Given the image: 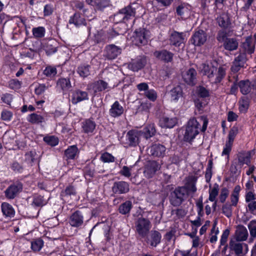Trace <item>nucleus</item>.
I'll list each match as a JSON object with an SVG mask.
<instances>
[{
    "label": "nucleus",
    "mask_w": 256,
    "mask_h": 256,
    "mask_svg": "<svg viewBox=\"0 0 256 256\" xmlns=\"http://www.w3.org/2000/svg\"><path fill=\"white\" fill-rule=\"evenodd\" d=\"M208 122V119L204 116L190 118L186 125L184 141L192 142L200 132H204L206 130Z\"/></svg>",
    "instance_id": "1"
},
{
    "label": "nucleus",
    "mask_w": 256,
    "mask_h": 256,
    "mask_svg": "<svg viewBox=\"0 0 256 256\" xmlns=\"http://www.w3.org/2000/svg\"><path fill=\"white\" fill-rule=\"evenodd\" d=\"M188 192L185 187L179 186L171 192L170 202L174 206H180L188 198Z\"/></svg>",
    "instance_id": "2"
},
{
    "label": "nucleus",
    "mask_w": 256,
    "mask_h": 256,
    "mask_svg": "<svg viewBox=\"0 0 256 256\" xmlns=\"http://www.w3.org/2000/svg\"><path fill=\"white\" fill-rule=\"evenodd\" d=\"M136 8L132 5H128L122 8L114 16V19L117 22H126L128 20L133 18L136 16Z\"/></svg>",
    "instance_id": "3"
},
{
    "label": "nucleus",
    "mask_w": 256,
    "mask_h": 256,
    "mask_svg": "<svg viewBox=\"0 0 256 256\" xmlns=\"http://www.w3.org/2000/svg\"><path fill=\"white\" fill-rule=\"evenodd\" d=\"M136 231L142 238H145L151 228L150 221L146 218H139L135 222Z\"/></svg>",
    "instance_id": "4"
},
{
    "label": "nucleus",
    "mask_w": 256,
    "mask_h": 256,
    "mask_svg": "<svg viewBox=\"0 0 256 256\" xmlns=\"http://www.w3.org/2000/svg\"><path fill=\"white\" fill-rule=\"evenodd\" d=\"M140 138L141 132L140 131L131 130L127 132L126 140L122 142L126 148L135 147L138 145Z\"/></svg>",
    "instance_id": "5"
},
{
    "label": "nucleus",
    "mask_w": 256,
    "mask_h": 256,
    "mask_svg": "<svg viewBox=\"0 0 256 256\" xmlns=\"http://www.w3.org/2000/svg\"><path fill=\"white\" fill-rule=\"evenodd\" d=\"M226 74V70L223 67H220L217 72L216 67L211 66V70L206 73V75L212 83H219L224 78Z\"/></svg>",
    "instance_id": "6"
},
{
    "label": "nucleus",
    "mask_w": 256,
    "mask_h": 256,
    "mask_svg": "<svg viewBox=\"0 0 256 256\" xmlns=\"http://www.w3.org/2000/svg\"><path fill=\"white\" fill-rule=\"evenodd\" d=\"M149 34L150 32L144 28L137 29L134 32L132 42L136 46L145 44L148 42Z\"/></svg>",
    "instance_id": "7"
},
{
    "label": "nucleus",
    "mask_w": 256,
    "mask_h": 256,
    "mask_svg": "<svg viewBox=\"0 0 256 256\" xmlns=\"http://www.w3.org/2000/svg\"><path fill=\"white\" fill-rule=\"evenodd\" d=\"M246 61V56L244 52L240 51L236 56L230 68L231 73L236 74L240 70L244 68Z\"/></svg>",
    "instance_id": "8"
},
{
    "label": "nucleus",
    "mask_w": 256,
    "mask_h": 256,
    "mask_svg": "<svg viewBox=\"0 0 256 256\" xmlns=\"http://www.w3.org/2000/svg\"><path fill=\"white\" fill-rule=\"evenodd\" d=\"M22 190V184L16 182L10 185L5 190V196L8 199H14Z\"/></svg>",
    "instance_id": "9"
},
{
    "label": "nucleus",
    "mask_w": 256,
    "mask_h": 256,
    "mask_svg": "<svg viewBox=\"0 0 256 256\" xmlns=\"http://www.w3.org/2000/svg\"><path fill=\"white\" fill-rule=\"evenodd\" d=\"M255 37L248 36L246 38L241 46L240 51L244 52L246 54H252L255 50Z\"/></svg>",
    "instance_id": "10"
},
{
    "label": "nucleus",
    "mask_w": 256,
    "mask_h": 256,
    "mask_svg": "<svg viewBox=\"0 0 256 256\" xmlns=\"http://www.w3.org/2000/svg\"><path fill=\"white\" fill-rule=\"evenodd\" d=\"M206 40V32L203 30H198L192 34L190 41L195 46H200L205 43Z\"/></svg>",
    "instance_id": "11"
},
{
    "label": "nucleus",
    "mask_w": 256,
    "mask_h": 256,
    "mask_svg": "<svg viewBox=\"0 0 256 256\" xmlns=\"http://www.w3.org/2000/svg\"><path fill=\"white\" fill-rule=\"evenodd\" d=\"M112 192L116 194H124L130 190V184L124 181L115 182L112 188Z\"/></svg>",
    "instance_id": "12"
},
{
    "label": "nucleus",
    "mask_w": 256,
    "mask_h": 256,
    "mask_svg": "<svg viewBox=\"0 0 256 256\" xmlns=\"http://www.w3.org/2000/svg\"><path fill=\"white\" fill-rule=\"evenodd\" d=\"M84 220V217L82 213L80 210H76L70 215L68 222L72 226L78 228L83 224Z\"/></svg>",
    "instance_id": "13"
},
{
    "label": "nucleus",
    "mask_w": 256,
    "mask_h": 256,
    "mask_svg": "<svg viewBox=\"0 0 256 256\" xmlns=\"http://www.w3.org/2000/svg\"><path fill=\"white\" fill-rule=\"evenodd\" d=\"M104 51L106 58L108 60H113L121 54L122 49L120 47L112 44L106 46Z\"/></svg>",
    "instance_id": "14"
},
{
    "label": "nucleus",
    "mask_w": 256,
    "mask_h": 256,
    "mask_svg": "<svg viewBox=\"0 0 256 256\" xmlns=\"http://www.w3.org/2000/svg\"><path fill=\"white\" fill-rule=\"evenodd\" d=\"M145 238L148 244L152 246L156 247L161 242L162 235L159 232L152 230Z\"/></svg>",
    "instance_id": "15"
},
{
    "label": "nucleus",
    "mask_w": 256,
    "mask_h": 256,
    "mask_svg": "<svg viewBox=\"0 0 256 256\" xmlns=\"http://www.w3.org/2000/svg\"><path fill=\"white\" fill-rule=\"evenodd\" d=\"M196 70L191 68L182 74V76L184 80L189 85H194L196 83Z\"/></svg>",
    "instance_id": "16"
},
{
    "label": "nucleus",
    "mask_w": 256,
    "mask_h": 256,
    "mask_svg": "<svg viewBox=\"0 0 256 256\" xmlns=\"http://www.w3.org/2000/svg\"><path fill=\"white\" fill-rule=\"evenodd\" d=\"M160 168V166L157 162L156 161L150 162L144 168V175L147 178H151Z\"/></svg>",
    "instance_id": "17"
},
{
    "label": "nucleus",
    "mask_w": 256,
    "mask_h": 256,
    "mask_svg": "<svg viewBox=\"0 0 256 256\" xmlns=\"http://www.w3.org/2000/svg\"><path fill=\"white\" fill-rule=\"evenodd\" d=\"M185 34L176 31L172 32L170 36V44L176 46H179L184 42Z\"/></svg>",
    "instance_id": "18"
},
{
    "label": "nucleus",
    "mask_w": 256,
    "mask_h": 256,
    "mask_svg": "<svg viewBox=\"0 0 256 256\" xmlns=\"http://www.w3.org/2000/svg\"><path fill=\"white\" fill-rule=\"evenodd\" d=\"M154 56L162 61L165 62H170L172 60L174 54L166 50H157L154 52Z\"/></svg>",
    "instance_id": "19"
},
{
    "label": "nucleus",
    "mask_w": 256,
    "mask_h": 256,
    "mask_svg": "<svg viewBox=\"0 0 256 256\" xmlns=\"http://www.w3.org/2000/svg\"><path fill=\"white\" fill-rule=\"evenodd\" d=\"M166 148L164 146L156 144L149 148L150 154L154 156H163L165 154Z\"/></svg>",
    "instance_id": "20"
},
{
    "label": "nucleus",
    "mask_w": 256,
    "mask_h": 256,
    "mask_svg": "<svg viewBox=\"0 0 256 256\" xmlns=\"http://www.w3.org/2000/svg\"><path fill=\"white\" fill-rule=\"evenodd\" d=\"M178 123L176 117H163L160 120V125L162 128H174Z\"/></svg>",
    "instance_id": "21"
},
{
    "label": "nucleus",
    "mask_w": 256,
    "mask_h": 256,
    "mask_svg": "<svg viewBox=\"0 0 256 256\" xmlns=\"http://www.w3.org/2000/svg\"><path fill=\"white\" fill-rule=\"evenodd\" d=\"M88 99L87 92L78 90H75L72 94V102L74 104H76L78 102Z\"/></svg>",
    "instance_id": "22"
},
{
    "label": "nucleus",
    "mask_w": 256,
    "mask_h": 256,
    "mask_svg": "<svg viewBox=\"0 0 256 256\" xmlns=\"http://www.w3.org/2000/svg\"><path fill=\"white\" fill-rule=\"evenodd\" d=\"M108 87V84L102 80L96 81L88 86V89H92L95 94L96 92L106 90Z\"/></svg>",
    "instance_id": "23"
},
{
    "label": "nucleus",
    "mask_w": 256,
    "mask_h": 256,
    "mask_svg": "<svg viewBox=\"0 0 256 256\" xmlns=\"http://www.w3.org/2000/svg\"><path fill=\"white\" fill-rule=\"evenodd\" d=\"M56 87L60 89L64 92H66L72 88L70 79L68 78H59L56 82Z\"/></svg>",
    "instance_id": "24"
},
{
    "label": "nucleus",
    "mask_w": 256,
    "mask_h": 256,
    "mask_svg": "<svg viewBox=\"0 0 256 256\" xmlns=\"http://www.w3.org/2000/svg\"><path fill=\"white\" fill-rule=\"evenodd\" d=\"M248 236V232L244 226H238L235 233V240L242 242L246 240Z\"/></svg>",
    "instance_id": "25"
},
{
    "label": "nucleus",
    "mask_w": 256,
    "mask_h": 256,
    "mask_svg": "<svg viewBox=\"0 0 256 256\" xmlns=\"http://www.w3.org/2000/svg\"><path fill=\"white\" fill-rule=\"evenodd\" d=\"M176 13L182 18H186L190 15V8L188 4H182L176 8Z\"/></svg>",
    "instance_id": "26"
},
{
    "label": "nucleus",
    "mask_w": 256,
    "mask_h": 256,
    "mask_svg": "<svg viewBox=\"0 0 256 256\" xmlns=\"http://www.w3.org/2000/svg\"><path fill=\"white\" fill-rule=\"evenodd\" d=\"M69 24H74L76 27H78L86 25V20L79 13L76 12L74 16L70 17Z\"/></svg>",
    "instance_id": "27"
},
{
    "label": "nucleus",
    "mask_w": 256,
    "mask_h": 256,
    "mask_svg": "<svg viewBox=\"0 0 256 256\" xmlns=\"http://www.w3.org/2000/svg\"><path fill=\"white\" fill-rule=\"evenodd\" d=\"M238 46V40L236 38H228L223 44L225 50L232 51L236 50Z\"/></svg>",
    "instance_id": "28"
},
{
    "label": "nucleus",
    "mask_w": 256,
    "mask_h": 256,
    "mask_svg": "<svg viewBox=\"0 0 256 256\" xmlns=\"http://www.w3.org/2000/svg\"><path fill=\"white\" fill-rule=\"evenodd\" d=\"M140 131L141 132V137L143 136L146 139L154 136L156 132L154 124H150L145 127L143 130Z\"/></svg>",
    "instance_id": "29"
},
{
    "label": "nucleus",
    "mask_w": 256,
    "mask_h": 256,
    "mask_svg": "<svg viewBox=\"0 0 256 256\" xmlns=\"http://www.w3.org/2000/svg\"><path fill=\"white\" fill-rule=\"evenodd\" d=\"M96 123L91 119H86L82 122V130L86 134L92 133L96 128Z\"/></svg>",
    "instance_id": "30"
},
{
    "label": "nucleus",
    "mask_w": 256,
    "mask_h": 256,
    "mask_svg": "<svg viewBox=\"0 0 256 256\" xmlns=\"http://www.w3.org/2000/svg\"><path fill=\"white\" fill-rule=\"evenodd\" d=\"M243 243L240 242L236 240H232L230 242V248L231 250L234 251L236 254L238 256L242 254L243 249Z\"/></svg>",
    "instance_id": "31"
},
{
    "label": "nucleus",
    "mask_w": 256,
    "mask_h": 256,
    "mask_svg": "<svg viewBox=\"0 0 256 256\" xmlns=\"http://www.w3.org/2000/svg\"><path fill=\"white\" fill-rule=\"evenodd\" d=\"M238 85L240 92L244 94L250 92L252 88V84L248 80H240Z\"/></svg>",
    "instance_id": "32"
},
{
    "label": "nucleus",
    "mask_w": 256,
    "mask_h": 256,
    "mask_svg": "<svg viewBox=\"0 0 256 256\" xmlns=\"http://www.w3.org/2000/svg\"><path fill=\"white\" fill-rule=\"evenodd\" d=\"M146 64V59L144 58H140L136 61L130 62L128 64V68L133 71H138L143 68Z\"/></svg>",
    "instance_id": "33"
},
{
    "label": "nucleus",
    "mask_w": 256,
    "mask_h": 256,
    "mask_svg": "<svg viewBox=\"0 0 256 256\" xmlns=\"http://www.w3.org/2000/svg\"><path fill=\"white\" fill-rule=\"evenodd\" d=\"M44 246V242L41 238L34 239L30 242V248L34 252H40Z\"/></svg>",
    "instance_id": "34"
},
{
    "label": "nucleus",
    "mask_w": 256,
    "mask_h": 256,
    "mask_svg": "<svg viewBox=\"0 0 256 256\" xmlns=\"http://www.w3.org/2000/svg\"><path fill=\"white\" fill-rule=\"evenodd\" d=\"M48 202L43 196L34 194L32 196V206L34 207H42L47 204Z\"/></svg>",
    "instance_id": "35"
},
{
    "label": "nucleus",
    "mask_w": 256,
    "mask_h": 256,
    "mask_svg": "<svg viewBox=\"0 0 256 256\" xmlns=\"http://www.w3.org/2000/svg\"><path fill=\"white\" fill-rule=\"evenodd\" d=\"M1 209L3 214L6 216L12 217L14 215V210L8 203L2 202L1 204Z\"/></svg>",
    "instance_id": "36"
},
{
    "label": "nucleus",
    "mask_w": 256,
    "mask_h": 256,
    "mask_svg": "<svg viewBox=\"0 0 256 256\" xmlns=\"http://www.w3.org/2000/svg\"><path fill=\"white\" fill-rule=\"evenodd\" d=\"M238 75L237 74L231 73L230 75L228 76L229 82L232 84L230 88V93L232 94H234L237 92L238 86Z\"/></svg>",
    "instance_id": "37"
},
{
    "label": "nucleus",
    "mask_w": 256,
    "mask_h": 256,
    "mask_svg": "<svg viewBox=\"0 0 256 256\" xmlns=\"http://www.w3.org/2000/svg\"><path fill=\"white\" fill-rule=\"evenodd\" d=\"M171 100L177 101L178 98L182 96V91L181 87L179 86L174 88L169 92Z\"/></svg>",
    "instance_id": "38"
},
{
    "label": "nucleus",
    "mask_w": 256,
    "mask_h": 256,
    "mask_svg": "<svg viewBox=\"0 0 256 256\" xmlns=\"http://www.w3.org/2000/svg\"><path fill=\"white\" fill-rule=\"evenodd\" d=\"M216 20L220 26L224 28L228 27L230 24L229 16L226 13L222 14L217 18Z\"/></svg>",
    "instance_id": "39"
},
{
    "label": "nucleus",
    "mask_w": 256,
    "mask_h": 256,
    "mask_svg": "<svg viewBox=\"0 0 256 256\" xmlns=\"http://www.w3.org/2000/svg\"><path fill=\"white\" fill-rule=\"evenodd\" d=\"M78 153V149L76 146H69L64 152V154L68 159L74 160Z\"/></svg>",
    "instance_id": "40"
},
{
    "label": "nucleus",
    "mask_w": 256,
    "mask_h": 256,
    "mask_svg": "<svg viewBox=\"0 0 256 256\" xmlns=\"http://www.w3.org/2000/svg\"><path fill=\"white\" fill-rule=\"evenodd\" d=\"M132 206V202L127 200L120 206L118 208L119 212L122 214H126L130 212Z\"/></svg>",
    "instance_id": "41"
},
{
    "label": "nucleus",
    "mask_w": 256,
    "mask_h": 256,
    "mask_svg": "<svg viewBox=\"0 0 256 256\" xmlns=\"http://www.w3.org/2000/svg\"><path fill=\"white\" fill-rule=\"evenodd\" d=\"M44 120V118L38 113H31L28 117V120L33 124H39Z\"/></svg>",
    "instance_id": "42"
},
{
    "label": "nucleus",
    "mask_w": 256,
    "mask_h": 256,
    "mask_svg": "<svg viewBox=\"0 0 256 256\" xmlns=\"http://www.w3.org/2000/svg\"><path fill=\"white\" fill-rule=\"evenodd\" d=\"M90 65L82 64L78 68L77 72L80 76L84 78L90 75Z\"/></svg>",
    "instance_id": "43"
},
{
    "label": "nucleus",
    "mask_w": 256,
    "mask_h": 256,
    "mask_svg": "<svg viewBox=\"0 0 256 256\" xmlns=\"http://www.w3.org/2000/svg\"><path fill=\"white\" fill-rule=\"evenodd\" d=\"M196 178L194 177L191 178L188 180L186 186L184 187H185L188 190V192H192V193L195 192L196 191Z\"/></svg>",
    "instance_id": "44"
},
{
    "label": "nucleus",
    "mask_w": 256,
    "mask_h": 256,
    "mask_svg": "<svg viewBox=\"0 0 256 256\" xmlns=\"http://www.w3.org/2000/svg\"><path fill=\"white\" fill-rule=\"evenodd\" d=\"M98 42H107L113 38V36L107 35V32H99L96 36Z\"/></svg>",
    "instance_id": "45"
},
{
    "label": "nucleus",
    "mask_w": 256,
    "mask_h": 256,
    "mask_svg": "<svg viewBox=\"0 0 256 256\" xmlns=\"http://www.w3.org/2000/svg\"><path fill=\"white\" fill-rule=\"evenodd\" d=\"M32 34L36 38H42L44 36L46 30L43 26L34 28L32 30Z\"/></svg>",
    "instance_id": "46"
},
{
    "label": "nucleus",
    "mask_w": 256,
    "mask_h": 256,
    "mask_svg": "<svg viewBox=\"0 0 256 256\" xmlns=\"http://www.w3.org/2000/svg\"><path fill=\"white\" fill-rule=\"evenodd\" d=\"M43 74L46 76L52 78L57 74L56 68L52 66H47L44 70Z\"/></svg>",
    "instance_id": "47"
},
{
    "label": "nucleus",
    "mask_w": 256,
    "mask_h": 256,
    "mask_svg": "<svg viewBox=\"0 0 256 256\" xmlns=\"http://www.w3.org/2000/svg\"><path fill=\"white\" fill-rule=\"evenodd\" d=\"M238 162L240 165L246 164L248 165L250 164V156L247 154H240L238 156Z\"/></svg>",
    "instance_id": "48"
},
{
    "label": "nucleus",
    "mask_w": 256,
    "mask_h": 256,
    "mask_svg": "<svg viewBox=\"0 0 256 256\" xmlns=\"http://www.w3.org/2000/svg\"><path fill=\"white\" fill-rule=\"evenodd\" d=\"M36 155L34 152H29L25 154V161L29 166H32L36 161Z\"/></svg>",
    "instance_id": "49"
},
{
    "label": "nucleus",
    "mask_w": 256,
    "mask_h": 256,
    "mask_svg": "<svg viewBox=\"0 0 256 256\" xmlns=\"http://www.w3.org/2000/svg\"><path fill=\"white\" fill-rule=\"evenodd\" d=\"M100 160L104 162H113L115 160V158L112 154L105 152L101 154Z\"/></svg>",
    "instance_id": "50"
},
{
    "label": "nucleus",
    "mask_w": 256,
    "mask_h": 256,
    "mask_svg": "<svg viewBox=\"0 0 256 256\" xmlns=\"http://www.w3.org/2000/svg\"><path fill=\"white\" fill-rule=\"evenodd\" d=\"M44 140L52 146H56L58 144V139L54 136H46L44 138Z\"/></svg>",
    "instance_id": "51"
},
{
    "label": "nucleus",
    "mask_w": 256,
    "mask_h": 256,
    "mask_svg": "<svg viewBox=\"0 0 256 256\" xmlns=\"http://www.w3.org/2000/svg\"><path fill=\"white\" fill-rule=\"evenodd\" d=\"M132 166H123L119 172V174L122 176L129 178L132 176Z\"/></svg>",
    "instance_id": "52"
},
{
    "label": "nucleus",
    "mask_w": 256,
    "mask_h": 256,
    "mask_svg": "<svg viewBox=\"0 0 256 256\" xmlns=\"http://www.w3.org/2000/svg\"><path fill=\"white\" fill-rule=\"evenodd\" d=\"M249 100L247 98H242L239 102L240 112L246 111L249 107Z\"/></svg>",
    "instance_id": "53"
},
{
    "label": "nucleus",
    "mask_w": 256,
    "mask_h": 256,
    "mask_svg": "<svg viewBox=\"0 0 256 256\" xmlns=\"http://www.w3.org/2000/svg\"><path fill=\"white\" fill-rule=\"evenodd\" d=\"M250 236L252 238H256V220H252L248 224Z\"/></svg>",
    "instance_id": "54"
},
{
    "label": "nucleus",
    "mask_w": 256,
    "mask_h": 256,
    "mask_svg": "<svg viewBox=\"0 0 256 256\" xmlns=\"http://www.w3.org/2000/svg\"><path fill=\"white\" fill-rule=\"evenodd\" d=\"M238 132V128L236 126H233L230 130L228 134V142H232L234 141V138Z\"/></svg>",
    "instance_id": "55"
},
{
    "label": "nucleus",
    "mask_w": 256,
    "mask_h": 256,
    "mask_svg": "<svg viewBox=\"0 0 256 256\" xmlns=\"http://www.w3.org/2000/svg\"><path fill=\"white\" fill-rule=\"evenodd\" d=\"M222 213L228 218H230L232 216V206L226 203L222 206Z\"/></svg>",
    "instance_id": "56"
},
{
    "label": "nucleus",
    "mask_w": 256,
    "mask_h": 256,
    "mask_svg": "<svg viewBox=\"0 0 256 256\" xmlns=\"http://www.w3.org/2000/svg\"><path fill=\"white\" fill-rule=\"evenodd\" d=\"M198 96L202 98H208L210 96L209 91L204 86H200L198 88Z\"/></svg>",
    "instance_id": "57"
},
{
    "label": "nucleus",
    "mask_w": 256,
    "mask_h": 256,
    "mask_svg": "<svg viewBox=\"0 0 256 256\" xmlns=\"http://www.w3.org/2000/svg\"><path fill=\"white\" fill-rule=\"evenodd\" d=\"M10 167L15 172L22 173L24 170L23 166L16 161L14 162L12 164Z\"/></svg>",
    "instance_id": "58"
},
{
    "label": "nucleus",
    "mask_w": 256,
    "mask_h": 256,
    "mask_svg": "<svg viewBox=\"0 0 256 256\" xmlns=\"http://www.w3.org/2000/svg\"><path fill=\"white\" fill-rule=\"evenodd\" d=\"M144 96L150 100L154 102L157 98V94L154 90H148L144 92Z\"/></svg>",
    "instance_id": "59"
},
{
    "label": "nucleus",
    "mask_w": 256,
    "mask_h": 256,
    "mask_svg": "<svg viewBox=\"0 0 256 256\" xmlns=\"http://www.w3.org/2000/svg\"><path fill=\"white\" fill-rule=\"evenodd\" d=\"M76 194V190L72 186H67L64 191L62 192V195L64 196H71Z\"/></svg>",
    "instance_id": "60"
},
{
    "label": "nucleus",
    "mask_w": 256,
    "mask_h": 256,
    "mask_svg": "<svg viewBox=\"0 0 256 256\" xmlns=\"http://www.w3.org/2000/svg\"><path fill=\"white\" fill-rule=\"evenodd\" d=\"M230 234V230L228 229H226L224 230L222 235L221 236V238L220 240V248L222 246L225 245L228 240V238Z\"/></svg>",
    "instance_id": "61"
},
{
    "label": "nucleus",
    "mask_w": 256,
    "mask_h": 256,
    "mask_svg": "<svg viewBox=\"0 0 256 256\" xmlns=\"http://www.w3.org/2000/svg\"><path fill=\"white\" fill-rule=\"evenodd\" d=\"M216 38L219 42L224 44V42L228 38H227V33L224 30H222L218 32Z\"/></svg>",
    "instance_id": "62"
},
{
    "label": "nucleus",
    "mask_w": 256,
    "mask_h": 256,
    "mask_svg": "<svg viewBox=\"0 0 256 256\" xmlns=\"http://www.w3.org/2000/svg\"><path fill=\"white\" fill-rule=\"evenodd\" d=\"M109 4V0H97L96 5L94 6H96L98 9L101 10L108 6Z\"/></svg>",
    "instance_id": "63"
},
{
    "label": "nucleus",
    "mask_w": 256,
    "mask_h": 256,
    "mask_svg": "<svg viewBox=\"0 0 256 256\" xmlns=\"http://www.w3.org/2000/svg\"><path fill=\"white\" fill-rule=\"evenodd\" d=\"M124 109L122 106L118 102L116 101L112 105V108L110 110V112H123Z\"/></svg>",
    "instance_id": "64"
}]
</instances>
